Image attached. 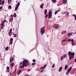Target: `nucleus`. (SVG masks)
Instances as JSON below:
<instances>
[{
	"instance_id": "obj_1",
	"label": "nucleus",
	"mask_w": 76,
	"mask_h": 76,
	"mask_svg": "<svg viewBox=\"0 0 76 76\" xmlns=\"http://www.w3.org/2000/svg\"><path fill=\"white\" fill-rule=\"evenodd\" d=\"M22 65L23 66H22L21 67L23 69L24 68V67L27 66V65H29V61L26 59L24 60L23 61Z\"/></svg>"
},
{
	"instance_id": "obj_2",
	"label": "nucleus",
	"mask_w": 76,
	"mask_h": 76,
	"mask_svg": "<svg viewBox=\"0 0 76 76\" xmlns=\"http://www.w3.org/2000/svg\"><path fill=\"white\" fill-rule=\"evenodd\" d=\"M40 32L41 34L43 35L44 34V32H45V27H42L40 29Z\"/></svg>"
},
{
	"instance_id": "obj_3",
	"label": "nucleus",
	"mask_w": 76,
	"mask_h": 76,
	"mask_svg": "<svg viewBox=\"0 0 76 76\" xmlns=\"http://www.w3.org/2000/svg\"><path fill=\"white\" fill-rule=\"evenodd\" d=\"M68 54L69 56L74 57V56H75V53L74 52H71V51H69L68 53Z\"/></svg>"
},
{
	"instance_id": "obj_4",
	"label": "nucleus",
	"mask_w": 76,
	"mask_h": 76,
	"mask_svg": "<svg viewBox=\"0 0 76 76\" xmlns=\"http://www.w3.org/2000/svg\"><path fill=\"white\" fill-rule=\"evenodd\" d=\"M52 13V12L51 11H50L49 12L48 16V18H49V19H50V17L52 16V15H51Z\"/></svg>"
},
{
	"instance_id": "obj_5",
	"label": "nucleus",
	"mask_w": 76,
	"mask_h": 76,
	"mask_svg": "<svg viewBox=\"0 0 76 76\" xmlns=\"http://www.w3.org/2000/svg\"><path fill=\"white\" fill-rule=\"evenodd\" d=\"M4 4V0H3L1 1V0H0V4Z\"/></svg>"
},
{
	"instance_id": "obj_6",
	"label": "nucleus",
	"mask_w": 76,
	"mask_h": 76,
	"mask_svg": "<svg viewBox=\"0 0 76 76\" xmlns=\"http://www.w3.org/2000/svg\"><path fill=\"white\" fill-rule=\"evenodd\" d=\"M72 69V66H71L67 70V71L68 72H70V70Z\"/></svg>"
},
{
	"instance_id": "obj_7",
	"label": "nucleus",
	"mask_w": 76,
	"mask_h": 76,
	"mask_svg": "<svg viewBox=\"0 0 76 76\" xmlns=\"http://www.w3.org/2000/svg\"><path fill=\"white\" fill-rule=\"evenodd\" d=\"M13 60H14V58H13V57L10 59V63H12V61H13Z\"/></svg>"
},
{
	"instance_id": "obj_8",
	"label": "nucleus",
	"mask_w": 76,
	"mask_h": 76,
	"mask_svg": "<svg viewBox=\"0 0 76 76\" xmlns=\"http://www.w3.org/2000/svg\"><path fill=\"white\" fill-rule=\"evenodd\" d=\"M46 66H47V65L45 64L43 67H41L40 69H43L46 67Z\"/></svg>"
},
{
	"instance_id": "obj_9",
	"label": "nucleus",
	"mask_w": 76,
	"mask_h": 76,
	"mask_svg": "<svg viewBox=\"0 0 76 76\" xmlns=\"http://www.w3.org/2000/svg\"><path fill=\"white\" fill-rule=\"evenodd\" d=\"M67 68H68V66H67V65L66 64L65 65V67H64V69L65 70H67Z\"/></svg>"
},
{
	"instance_id": "obj_10",
	"label": "nucleus",
	"mask_w": 76,
	"mask_h": 76,
	"mask_svg": "<svg viewBox=\"0 0 76 76\" xmlns=\"http://www.w3.org/2000/svg\"><path fill=\"white\" fill-rule=\"evenodd\" d=\"M63 69V67H62V66H61L60 68H59V72H61V70H62V69Z\"/></svg>"
},
{
	"instance_id": "obj_11",
	"label": "nucleus",
	"mask_w": 76,
	"mask_h": 76,
	"mask_svg": "<svg viewBox=\"0 0 76 76\" xmlns=\"http://www.w3.org/2000/svg\"><path fill=\"white\" fill-rule=\"evenodd\" d=\"M66 2H67V0H64L63 1V4H66Z\"/></svg>"
},
{
	"instance_id": "obj_12",
	"label": "nucleus",
	"mask_w": 76,
	"mask_h": 76,
	"mask_svg": "<svg viewBox=\"0 0 76 76\" xmlns=\"http://www.w3.org/2000/svg\"><path fill=\"white\" fill-rule=\"evenodd\" d=\"M44 4H42L40 5V7L41 9L43 8V6H44Z\"/></svg>"
},
{
	"instance_id": "obj_13",
	"label": "nucleus",
	"mask_w": 76,
	"mask_h": 76,
	"mask_svg": "<svg viewBox=\"0 0 76 76\" xmlns=\"http://www.w3.org/2000/svg\"><path fill=\"white\" fill-rule=\"evenodd\" d=\"M73 57H74V56H69V60H71L72 58H73Z\"/></svg>"
},
{
	"instance_id": "obj_14",
	"label": "nucleus",
	"mask_w": 76,
	"mask_h": 76,
	"mask_svg": "<svg viewBox=\"0 0 76 76\" xmlns=\"http://www.w3.org/2000/svg\"><path fill=\"white\" fill-rule=\"evenodd\" d=\"M21 70H20L18 71V72L17 73V75H19L20 74V73H21Z\"/></svg>"
},
{
	"instance_id": "obj_15",
	"label": "nucleus",
	"mask_w": 76,
	"mask_h": 76,
	"mask_svg": "<svg viewBox=\"0 0 76 76\" xmlns=\"http://www.w3.org/2000/svg\"><path fill=\"white\" fill-rule=\"evenodd\" d=\"M14 63L13 62H12L11 63V64H10V66H11V67H13V66H14Z\"/></svg>"
},
{
	"instance_id": "obj_16",
	"label": "nucleus",
	"mask_w": 76,
	"mask_h": 76,
	"mask_svg": "<svg viewBox=\"0 0 76 76\" xmlns=\"http://www.w3.org/2000/svg\"><path fill=\"white\" fill-rule=\"evenodd\" d=\"M19 5H20V3L18 2V3H17L16 7H18L19 6Z\"/></svg>"
},
{
	"instance_id": "obj_17",
	"label": "nucleus",
	"mask_w": 76,
	"mask_h": 76,
	"mask_svg": "<svg viewBox=\"0 0 76 76\" xmlns=\"http://www.w3.org/2000/svg\"><path fill=\"white\" fill-rule=\"evenodd\" d=\"M52 2L53 3H56V2H57V1H56V0H52Z\"/></svg>"
},
{
	"instance_id": "obj_18",
	"label": "nucleus",
	"mask_w": 76,
	"mask_h": 76,
	"mask_svg": "<svg viewBox=\"0 0 76 76\" xmlns=\"http://www.w3.org/2000/svg\"><path fill=\"white\" fill-rule=\"evenodd\" d=\"M5 50L6 51H7L9 50V47L7 46L6 48H5Z\"/></svg>"
},
{
	"instance_id": "obj_19",
	"label": "nucleus",
	"mask_w": 76,
	"mask_h": 76,
	"mask_svg": "<svg viewBox=\"0 0 76 76\" xmlns=\"http://www.w3.org/2000/svg\"><path fill=\"white\" fill-rule=\"evenodd\" d=\"M47 9H45L44 12L45 14L46 15V14H47Z\"/></svg>"
},
{
	"instance_id": "obj_20",
	"label": "nucleus",
	"mask_w": 76,
	"mask_h": 76,
	"mask_svg": "<svg viewBox=\"0 0 76 76\" xmlns=\"http://www.w3.org/2000/svg\"><path fill=\"white\" fill-rule=\"evenodd\" d=\"M4 22L2 21V23H1V26H4Z\"/></svg>"
},
{
	"instance_id": "obj_21",
	"label": "nucleus",
	"mask_w": 76,
	"mask_h": 76,
	"mask_svg": "<svg viewBox=\"0 0 76 76\" xmlns=\"http://www.w3.org/2000/svg\"><path fill=\"white\" fill-rule=\"evenodd\" d=\"M18 7L16 6L15 9V11H16V10H18Z\"/></svg>"
},
{
	"instance_id": "obj_22",
	"label": "nucleus",
	"mask_w": 76,
	"mask_h": 76,
	"mask_svg": "<svg viewBox=\"0 0 76 76\" xmlns=\"http://www.w3.org/2000/svg\"><path fill=\"white\" fill-rule=\"evenodd\" d=\"M8 34L10 36H11L12 35V33H10L9 32Z\"/></svg>"
},
{
	"instance_id": "obj_23",
	"label": "nucleus",
	"mask_w": 76,
	"mask_h": 76,
	"mask_svg": "<svg viewBox=\"0 0 76 76\" xmlns=\"http://www.w3.org/2000/svg\"><path fill=\"white\" fill-rule=\"evenodd\" d=\"M13 16L14 17H16V13H14L13 15Z\"/></svg>"
},
{
	"instance_id": "obj_24",
	"label": "nucleus",
	"mask_w": 76,
	"mask_h": 76,
	"mask_svg": "<svg viewBox=\"0 0 76 76\" xmlns=\"http://www.w3.org/2000/svg\"><path fill=\"white\" fill-rule=\"evenodd\" d=\"M2 22H4V23H5V22H7V21L6 20V19H4V21H3Z\"/></svg>"
},
{
	"instance_id": "obj_25",
	"label": "nucleus",
	"mask_w": 76,
	"mask_h": 76,
	"mask_svg": "<svg viewBox=\"0 0 76 76\" xmlns=\"http://www.w3.org/2000/svg\"><path fill=\"white\" fill-rule=\"evenodd\" d=\"M12 28L10 29V32H10V33H12Z\"/></svg>"
},
{
	"instance_id": "obj_26",
	"label": "nucleus",
	"mask_w": 76,
	"mask_h": 76,
	"mask_svg": "<svg viewBox=\"0 0 76 76\" xmlns=\"http://www.w3.org/2000/svg\"><path fill=\"white\" fill-rule=\"evenodd\" d=\"M73 16H75V20H76V15L75 14H74L73 15Z\"/></svg>"
},
{
	"instance_id": "obj_27",
	"label": "nucleus",
	"mask_w": 76,
	"mask_h": 76,
	"mask_svg": "<svg viewBox=\"0 0 76 76\" xmlns=\"http://www.w3.org/2000/svg\"><path fill=\"white\" fill-rule=\"evenodd\" d=\"M13 43V41H10V44H12Z\"/></svg>"
},
{
	"instance_id": "obj_28",
	"label": "nucleus",
	"mask_w": 76,
	"mask_h": 76,
	"mask_svg": "<svg viewBox=\"0 0 76 76\" xmlns=\"http://www.w3.org/2000/svg\"><path fill=\"white\" fill-rule=\"evenodd\" d=\"M7 70H9L10 69V67L9 66H7Z\"/></svg>"
},
{
	"instance_id": "obj_29",
	"label": "nucleus",
	"mask_w": 76,
	"mask_h": 76,
	"mask_svg": "<svg viewBox=\"0 0 76 76\" xmlns=\"http://www.w3.org/2000/svg\"><path fill=\"white\" fill-rule=\"evenodd\" d=\"M72 45H75V42H72Z\"/></svg>"
},
{
	"instance_id": "obj_30",
	"label": "nucleus",
	"mask_w": 76,
	"mask_h": 76,
	"mask_svg": "<svg viewBox=\"0 0 76 76\" xmlns=\"http://www.w3.org/2000/svg\"><path fill=\"white\" fill-rule=\"evenodd\" d=\"M69 71H67V72H66V74L67 75H69Z\"/></svg>"
},
{
	"instance_id": "obj_31",
	"label": "nucleus",
	"mask_w": 76,
	"mask_h": 76,
	"mask_svg": "<svg viewBox=\"0 0 76 76\" xmlns=\"http://www.w3.org/2000/svg\"><path fill=\"white\" fill-rule=\"evenodd\" d=\"M10 9H12V7H11V6L9 5L8 7Z\"/></svg>"
},
{
	"instance_id": "obj_32",
	"label": "nucleus",
	"mask_w": 76,
	"mask_h": 76,
	"mask_svg": "<svg viewBox=\"0 0 76 76\" xmlns=\"http://www.w3.org/2000/svg\"><path fill=\"white\" fill-rule=\"evenodd\" d=\"M17 37V34H15V35L14 36V37L15 38H16Z\"/></svg>"
},
{
	"instance_id": "obj_33",
	"label": "nucleus",
	"mask_w": 76,
	"mask_h": 76,
	"mask_svg": "<svg viewBox=\"0 0 76 76\" xmlns=\"http://www.w3.org/2000/svg\"><path fill=\"white\" fill-rule=\"evenodd\" d=\"M10 72V70L9 69V70H7L6 71V73H7V72Z\"/></svg>"
},
{
	"instance_id": "obj_34",
	"label": "nucleus",
	"mask_w": 76,
	"mask_h": 76,
	"mask_svg": "<svg viewBox=\"0 0 76 76\" xmlns=\"http://www.w3.org/2000/svg\"><path fill=\"white\" fill-rule=\"evenodd\" d=\"M13 38H10V41H13Z\"/></svg>"
},
{
	"instance_id": "obj_35",
	"label": "nucleus",
	"mask_w": 76,
	"mask_h": 76,
	"mask_svg": "<svg viewBox=\"0 0 76 76\" xmlns=\"http://www.w3.org/2000/svg\"><path fill=\"white\" fill-rule=\"evenodd\" d=\"M67 56V55L66 54H64V58H66V56Z\"/></svg>"
},
{
	"instance_id": "obj_36",
	"label": "nucleus",
	"mask_w": 76,
	"mask_h": 76,
	"mask_svg": "<svg viewBox=\"0 0 76 76\" xmlns=\"http://www.w3.org/2000/svg\"><path fill=\"white\" fill-rule=\"evenodd\" d=\"M57 13V11H56L55 12V15H56Z\"/></svg>"
},
{
	"instance_id": "obj_37",
	"label": "nucleus",
	"mask_w": 76,
	"mask_h": 76,
	"mask_svg": "<svg viewBox=\"0 0 76 76\" xmlns=\"http://www.w3.org/2000/svg\"><path fill=\"white\" fill-rule=\"evenodd\" d=\"M67 41V40H66V39H64L62 40V42H64V41Z\"/></svg>"
},
{
	"instance_id": "obj_38",
	"label": "nucleus",
	"mask_w": 76,
	"mask_h": 76,
	"mask_svg": "<svg viewBox=\"0 0 76 76\" xmlns=\"http://www.w3.org/2000/svg\"><path fill=\"white\" fill-rule=\"evenodd\" d=\"M64 58V57H63V56H62L61 58V60L63 59Z\"/></svg>"
},
{
	"instance_id": "obj_39",
	"label": "nucleus",
	"mask_w": 76,
	"mask_h": 76,
	"mask_svg": "<svg viewBox=\"0 0 76 76\" xmlns=\"http://www.w3.org/2000/svg\"><path fill=\"white\" fill-rule=\"evenodd\" d=\"M71 39H68V42H70V41H71Z\"/></svg>"
},
{
	"instance_id": "obj_40",
	"label": "nucleus",
	"mask_w": 76,
	"mask_h": 76,
	"mask_svg": "<svg viewBox=\"0 0 76 76\" xmlns=\"http://www.w3.org/2000/svg\"><path fill=\"white\" fill-rule=\"evenodd\" d=\"M32 65H34H34H35V62H34V63H32Z\"/></svg>"
},
{
	"instance_id": "obj_41",
	"label": "nucleus",
	"mask_w": 76,
	"mask_h": 76,
	"mask_svg": "<svg viewBox=\"0 0 76 76\" xmlns=\"http://www.w3.org/2000/svg\"><path fill=\"white\" fill-rule=\"evenodd\" d=\"M55 65L54 64H53L52 66V68H54V66Z\"/></svg>"
},
{
	"instance_id": "obj_42",
	"label": "nucleus",
	"mask_w": 76,
	"mask_h": 76,
	"mask_svg": "<svg viewBox=\"0 0 76 76\" xmlns=\"http://www.w3.org/2000/svg\"><path fill=\"white\" fill-rule=\"evenodd\" d=\"M71 35L70 34V33H69L68 34V36H70Z\"/></svg>"
},
{
	"instance_id": "obj_43",
	"label": "nucleus",
	"mask_w": 76,
	"mask_h": 76,
	"mask_svg": "<svg viewBox=\"0 0 76 76\" xmlns=\"http://www.w3.org/2000/svg\"><path fill=\"white\" fill-rule=\"evenodd\" d=\"M28 72H30V69H28L27 70Z\"/></svg>"
},
{
	"instance_id": "obj_44",
	"label": "nucleus",
	"mask_w": 76,
	"mask_h": 76,
	"mask_svg": "<svg viewBox=\"0 0 76 76\" xmlns=\"http://www.w3.org/2000/svg\"><path fill=\"white\" fill-rule=\"evenodd\" d=\"M55 28H56V29H57V28H58V26H57Z\"/></svg>"
},
{
	"instance_id": "obj_45",
	"label": "nucleus",
	"mask_w": 76,
	"mask_h": 76,
	"mask_svg": "<svg viewBox=\"0 0 76 76\" xmlns=\"http://www.w3.org/2000/svg\"><path fill=\"white\" fill-rule=\"evenodd\" d=\"M33 62H35V59H33L32 60Z\"/></svg>"
},
{
	"instance_id": "obj_46",
	"label": "nucleus",
	"mask_w": 76,
	"mask_h": 76,
	"mask_svg": "<svg viewBox=\"0 0 76 76\" xmlns=\"http://www.w3.org/2000/svg\"><path fill=\"white\" fill-rule=\"evenodd\" d=\"M22 64H23V63H22V62H21L20 63V65H22Z\"/></svg>"
},
{
	"instance_id": "obj_47",
	"label": "nucleus",
	"mask_w": 76,
	"mask_h": 76,
	"mask_svg": "<svg viewBox=\"0 0 76 76\" xmlns=\"http://www.w3.org/2000/svg\"><path fill=\"white\" fill-rule=\"evenodd\" d=\"M13 18L12 17L11 19V20H13Z\"/></svg>"
},
{
	"instance_id": "obj_48",
	"label": "nucleus",
	"mask_w": 76,
	"mask_h": 76,
	"mask_svg": "<svg viewBox=\"0 0 76 76\" xmlns=\"http://www.w3.org/2000/svg\"><path fill=\"white\" fill-rule=\"evenodd\" d=\"M71 42H73V39H71Z\"/></svg>"
},
{
	"instance_id": "obj_49",
	"label": "nucleus",
	"mask_w": 76,
	"mask_h": 76,
	"mask_svg": "<svg viewBox=\"0 0 76 76\" xmlns=\"http://www.w3.org/2000/svg\"><path fill=\"white\" fill-rule=\"evenodd\" d=\"M47 17H48V14H47V15H46V18H47Z\"/></svg>"
},
{
	"instance_id": "obj_50",
	"label": "nucleus",
	"mask_w": 76,
	"mask_h": 76,
	"mask_svg": "<svg viewBox=\"0 0 76 76\" xmlns=\"http://www.w3.org/2000/svg\"><path fill=\"white\" fill-rule=\"evenodd\" d=\"M2 8H3V7H0V9H2Z\"/></svg>"
},
{
	"instance_id": "obj_51",
	"label": "nucleus",
	"mask_w": 76,
	"mask_h": 76,
	"mask_svg": "<svg viewBox=\"0 0 76 76\" xmlns=\"http://www.w3.org/2000/svg\"><path fill=\"white\" fill-rule=\"evenodd\" d=\"M12 2V0H10L8 2V3H11Z\"/></svg>"
},
{
	"instance_id": "obj_52",
	"label": "nucleus",
	"mask_w": 76,
	"mask_h": 76,
	"mask_svg": "<svg viewBox=\"0 0 76 76\" xmlns=\"http://www.w3.org/2000/svg\"><path fill=\"white\" fill-rule=\"evenodd\" d=\"M16 69H15V73H16Z\"/></svg>"
},
{
	"instance_id": "obj_53",
	"label": "nucleus",
	"mask_w": 76,
	"mask_h": 76,
	"mask_svg": "<svg viewBox=\"0 0 76 76\" xmlns=\"http://www.w3.org/2000/svg\"><path fill=\"white\" fill-rule=\"evenodd\" d=\"M3 28H4V27H3V26H2V27H1V29H3Z\"/></svg>"
},
{
	"instance_id": "obj_54",
	"label": "nucleus",
	"mask_w": 76,
	"mask_h": 76,
	"mask_svg": "<svg viewBox=\"0 0 76 76\" xmlns=\"http://www.w3.org/2000/svg\"><path fill=\"white\" fill-rule=\"evenodd\" d=\"M12 22V21H11V20H10V19L9 20V22Z\"/></svg>"
},
{
	"instance_id": "obj_55",
	"label": "nucleus",
	"mask_w": 76,
	"mask_h": 76,
	"mask_svg": "<svg viewBox=\"0 0 76 76\" xmlns=\"http://www.w3.org/2000/svg\"><path fill=\"white\" fill-rule=\"evenodd\" d=\"M58 12H60V10H58Z\"/></svg>"
},
{
	"instance_id": "obj_56",
	"label": "nucleus",
	"mask_w": 76,
	"mask_h": 76,
	"mask_svg": "<svg viewBox=\"0 0 76 76\" xmlns=\"http://www.w3.org/2000/svg\"><path fill=\"white\" fill-rule=\"evenodd\" d=\"M43 71H44V70H42V71L41 72V73H42V72H43Z\"/></svg>"
},
{
	"instance_id": "obj_57",
	"label": "nucleus",
	"mask_w": 76,
	"mask_h": 76,
	"mask_svg": "<svg viewBox=\"0 0 76 76\" xmlns=\"http://www.w3.org/2000/svg\"><path fill=\"white\" fill-rule=\"evenodd\" d=\"M53 28H56V26H53Z\"/></svg>"
},
{
	"instance_id": "obj_58",
	"label": "nucleus",
	"mask_w": 76,
	"mask_h": 76,
	"mask_svg": "<svg viewBox=\"0 0 76 76\" xmlns=\"http://www.w3.org/2000/svg\"><path fill=\"white\" fill-rule=\"evenodd\" d=\"M66 14H67V15H69V13L67 12V13H66Z\"/></svg>"
},
{
	"instance_id": "obj_59",
	"label": "nucleus",
	"mask_w": 76,
	"mask_h": 76,
	"mask_svg": "<svg viewBox=\"0 0 76 76\" xmlns=\"http://www.w3.org/2000/svg\"><path fill=\"white\" fill-rule=\"evenodd\" d=\"M9 1H10V0H8V3H9Z\"/></svg>"
},
{
	"instance_id": "obj_60",
	"label": "nucleus",
	"mask_w": 76,
	"mask_h": 76,
	"mask_svg": "<svg viewBox=\"0 0 76 76\" xmlns=\"http://www.w3.org/2000/svg\"><path fill=\"white\" fill-rule=\"evenodd\" d=\"M75 62H76V59H75Z\"/></svg>"
},
{
	"instance_id": "obj_61",
	"label": "nucleus",
	"mask_w": 76,
	"mask_h": 76,
	"mask_svg": "<svg viewBox=\"0 0 76 76\" xmlns=\"http://www.w3.org/2000/svg\"><path fill=\"white\" fill-rule=\"evenodd\" d=\"M11 17H13V15H11Z\"/></svg>"
},
{
	"instance_id": "obj_62",
	"label": "nucleus",
	"mask_w": 76,
	"mask_h": 76,
	"mask_svg": "<svg viewBox=\"0 0 76 76\" xmlns=\"http://www.w3.org/2000/svg\"><path fill=\"white\" fill-rule=\"evenodd\" d=\"M15 33H14L13 34V35H15Z\"/></svg>"
},
{
	"instance_id": "obj_63",
	"label": "nucleus",
	"mask_w": 76,
	"mask_h": 76,
	"mask_svg": "<svg viewBox=\"0 0 76 76\" xmlns=\"http://www.w3.org/2000/svg\"><path fill=\"white\" fill-rule=\"evenodd\" d=\"M11 75V73H10V76Z\"/></svg>"
},
{
	"instance_id": "obj_64",
	"label": "nucleus",
	"mask_w": 76,
	"mask_h": 76,
	"mask_svg": "<svg viewBox=\"0 0 76 76\" xmlns=\"http://www.w3.org/2000/svg\"><path fill=\"white\" fill-rule=\"evenodd\" d=\"M75 70H76V69H74V72H75Z\"/></svg>"
}]
</instances>
